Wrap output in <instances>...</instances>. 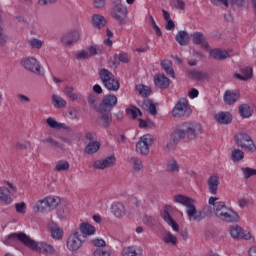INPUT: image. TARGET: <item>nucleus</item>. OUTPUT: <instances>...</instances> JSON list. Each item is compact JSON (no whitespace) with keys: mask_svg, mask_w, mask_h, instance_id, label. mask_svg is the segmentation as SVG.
I'll use <instances>...</instances> for the list:
<instances>
[{"mask_svg":"<svg viewBox=\"0 0 256 256\" xmlns=\"http://www.w3.org/2000/svg\"><path fill=\"white\" fill-rule=\"evenodd\" d=\"M75 88L73 86H65L64 93L67 95V97L70 99V101H77L78 97L75 93Z\"/></svg>","mask_w":256,"mask_h":256,"instance_id":"obj_42","label":"nucleus"},{"mask_svg":"<svg viewBox=\"0 0 256 256\" xmlns=\"http://www.w3.org/2000/svg\"><path fill=\"white\" fill-rule=\"evenodd\" d=\"M192 113L191 107H189V101L183 98L179 100L172 110L173 117H183Z\"/></svg>","mask_w":256,"mask_h":256,"instance_id":"obj_9","label":"nucleus"},{"mask_svg":"<svg viewBox=\"0 0 256 256\" xmlns=\"http://www.w3.org/2000/svg\"><path fill=\"white\" fill-rule=\"evenodd\" d=\"M235 143L241 149H245L249 153H255L256 146L251 136L245 132H239L234 136Z\"/></svg>","mask_w":256,"mask_h":256,"instance_id":"obj_6","label":"nucleus"},{"mask_svg":"<svg viewBox=\"0 0 256 256\" xmlns=\"http://www.w3.org/2000/svg\"><path fill=\"white\" fill-rule=\"evenodd\" d=\"M192 41L194 45H201L202 49H207L209 47V43L205 38V35L201 32H194L191 34Z\"/></svg>","mask_w":256,"mask_h":256,"instance_id":"obj_19","label":"nucleus"},{"mask_svg":"<svg viewBox=\"0 0 256 256\" xmlns=\"http://www.w3.org/2000/svg\"><path fill=\"white\" fill-rule=\"evenodd\" d=\"M139 111V108L136 106H132L131 108L126 109V115L130 117V119H137V112Z\"/></svg>","mask_w":256,"mask_h":256,"instance_id":"obj_51","label":"nucleus"},{"mask_svg":"<svg viewBox=\"0 0 256 256\" xmlns=\"http://www.w3.org/2000/svg\"><path fill=\"white\" fill-rule=\"evenodd\" d=\"M136 91H138L142 97H149V95H151V88L143 84L137 85Z\"/></svg>","mask_w":256,"mask_h":256,"instance_id":"obj_40","label":"nucleus"},{"mask_svg":"<svg viewBox=\"0 0 256 256\" xmlns=\"http://www.w3.org/2000/svg\"><path fill=\"white\" fill-rule=\"evenodd\" d=\"M117 105V96L113 94L105 95L99 105L98 113H111Z\"/></svg>","mask_w":256,"mask_h":256,"instance_id":"obj_8","label":"nucleus"},{"mask_svg":"<svg viewBox=\"0 0 256 256\" xmlns=\"http://www.w3.org/2000/svg\"><path fill=\"white\" fill-rule=\"evenodd\" d=\"M21 65L26 69V71H30V73H34L35 75H45L43 66H41V63L38 62L35 57L23 58Z\"/></svg>","mask_w":256,"mask_h":256,"instance_id":"obj_7","label":"nucleus"},{"mask_svg":"<svg viewBox=\"0 0 256 256\" xmlns=\"http://www.w3.org/2000/svg\"><path fill=\"white\" fill-rule=\"evenodd\" d=\"M52 103L56 109H63V107H67V101L55 94L52 95Z\"/></svg>","mask_w":256,"mask_h":256,"instance_id":"obj_36","label":"nucleus"},{"mask_svg":"<svg viewBox=\"0 0 256 256\" xmlns=\"http://www.w3.org/2000/svg\"><path fill=\"white\" fill-rule=\"evenodd\" d=\"M234 77L236 79H240V81H247L248 79H251L253 77V68L246 67L241 69V74L235 73Z\"/></svg>","mask_w":256,"mask_h":256,"instance_id":"obj_27","label":"nucleus"},{"mask_svg":"<svg viewBox=\"0 0 256 256\" xmlns=\"http://www.w3.org/2000/svg\"><path fill=\"white\" fill-rule=\"evenodd\" d=\"M16 239L32 251H38L39 253H55L53 246L45 242H36L25 234V232H14L9 234L4 240V245H13Z\"/></svg>","mask_w":256,"mask_h":256,"instance_id":"obj_1","label":"nucleus"},{"mask_svg":"<svg viewBox=\"0 0 256 256\" xmlns=\"http://www.w3.org/2000/svg\"><path fill=\"white\" fill-rule=\"evenodd\" d=\"M149 19H150V25L151 27H153V29L155 30L156 32V35L158 37H161L163 35V33L161 32V28H159V26L157 25V23L155 22V19L150 15L149 16Z\"/></svg>","mask_w":256,"mask_h":256,"instance_id":"obj_53","label":"nucleus"},{"mask_svg":"<svg viewBox=\"0 0 256 256\" xmlns=\"http://www.w3.org/2000/svg\"><path fill=\"white\" fill-rule=\"evenodd\" d=\"M111 211L117 219H121L126 215L125 206L121 202L113 203L111 205Z\"/></svg>","mask_w":256,"mask_h":256,"instance_id":"obj_24","label":"nucleus"},{"mask_svg":"<svg viewBox=\"0 0 256 256\" xmlns=\"http://www.w3.org/2000/svg\"><path fill=\"white\" fill-rule=\"evenodd\" d=\"M81 39V34L77 30H71L69 32H66L62 35L60 41L63 43V45H66L67 47H71L75 41H79Z\"/></svg>","mask_w":256,"mask_h":256,"instance_id":"obj_13","label":"nucleus"},{"mask_svg":"<svg viewBox=\"0 0 256 256\" xmlns=\"http://www.w3.org/2000/svg\"><path fill=\"white\" fill-rule=\"evenodd\" d=\"M46 123L51 129H56L57 131H59L60 129H67L66 124L57 122V120H55V118L53 117L47 118Z\"/></svg>","mask_w":256,"mask_h":256,"instance_id":"obj_34","label":"nucleus"},{"mask_svg":"<svg viewBox=\"0 0 256 256\" xmlns=\"http://www.w3.org/2000/svg\"><path fill=\"white\" fill-rule=\"evenodd\" d=\"M95 9H103L105 7V0H93Z\"/></svg>","mask_w":256,"mask_h":256,"instance_id":"obj_63","label":"nucleus"},{"mask_svg":"<svg viewBox=\"0 0 256 256\" xmlns=\"http://www.w3.org/2000/svg\"><path fill=\"white\" fill-rule=\"evenodd\" d=\"M69 167H70L69 162L61 160L56 164L54 171H57V172L69 171Z\"/></svg>","mask_w":256,"mask_h":256,"instance_id":"obj_45","label":"nucleus"},{"mask_svg":"<svg viewBox=\"0 0 256 256\" xmlns=\"http://www.w3.org/2000/svg\"><path fill=\"white\" fill-rule=\"evenodd\" d=\"M75 233L80 235L83 239L87 237V235H95V227L91 224L84 222L80 224V227L75 230Z\"/></svg>","mask_w":256,"mask_h":256,"instance_id":"obj_16","label":"nucleus"},{"mask_svg":"<svg viewBox=\"0 0 256 256\" xmlns=\"http://www.w3.org/2000/svg\"><path fill=\"white\" fill-rule=\"evenodd\" d=\"M118 61L120 63H129V56L127 53H120L118 54Z\"/></svg>","mask_w":256,"mask_h":256,"instance_id":"obj_61","label":"nucleus"},{"mask_svg":"<svg viewBox=\"0 0 256 256\" xmlns=\"http://www.w3.org/2000/svg\"><path fill=\"white\" fill-rule=\"evenodd\" d=\"M211 57L215 59L216 61H225L227 57H229V52L221 49H214L210 51Z\"/></svg>","mask_w":256,"mask_h":256,"instance_id":"obj_31","label":"nucleus"},{"mask_svg":"<svg viewBox=\"0 0 256 256\" xmlns=\"http://www.w3.org/2000/svg\"><path fill=\"white\" fill-rule=\"evenodd\" d=\"M231 159L234 161V163H237L238 161H243L245 159V153L243 150L240 149H234L231 152Z\"/></svg>","mask_w":256,"mask_h":256,"instance_id":"obj_38","label":"nucleus"},{"mask_svg":"<svg viewBox=\"0 0 256 256\" xmlns=\"http://www.w3.org/2000/svg\"><path fill=\"white\" fill-rule=\"evenodd\" d=\"M76 59H78V60L90 59L89 52H87V50L80 51L79 53L76 54Z\"/></svg>","mask_w":256,"mask_h":256,"instance_id":"obj_60","label":"nucleus"},{"mask_svg":"<svg viewBox=\"0 0 256 256\" xmlns=\"http://www.w3.org/2000/svg\"><path fill=\"white\" fill-rule=\"evenodd\" d=\"M164 243L167 245H177V237L175 235H172L171 232H168L164 238H163Z\"/></svg>","mask_w":256,"mask_h":256,"instance_id":"obj_43","label":"nucleus"},{"mask_svg":"<svg viewBox=\"0 0 256 256\" xmlns=\"http://www.w3.org/2000/svg\"><path fill=\"white\" fill-rule=\"evenodd\" d=\"M100 117L97 118V123L103 129H109L111 123H113V115L111 112L100 113Z\"/></svg>","mask_w":256,"mask_h":256,"instance_id":"obj_17","label":"nucleus"},{"mask_svg":"<svg viewBox=\"0 0 256 256\" xmlns=\"http://www.w3.org/2000/svg\"><path fill=\"white\" fill-rule=\"evenodd\" d=\"M91 243L94 247H97V249H104V247H107V243L101 238H94L91 240Z\"/></svg>","mask_w":256,"mask_h":256,"instance_id":"obj_48","label":"nucleus"},{"mask_svg":"<svg viewBox=\"0 0 256 256\" xmlns=\"http://www.w3.org/2000/svg\"><path fill=\"white\" fill-rule=\"evenodd\" d=\"M11 190L6 187H0V201L4 205H11L13 203V198L10 197Z\"/></svg>","mask_w":256,"mask_h":256,"instance_id":"obj_26","label":"nucleus"},{"mask_svg":"<svg viewBox=\"0 0 256 256\" xmlns=\"http://www.w3.org/2000/svg\"><path fill=\"white\" fill-rule=\"evenodd\" d=\"M92 25L95 29H103L107 25V20L103 15L94 14L92 16Z\"/></svg>","mask_w":256,"mask_h":256,"instance_id":"obj_28","label":"nucleus"},{"mask_svg":"<svg viewBox=\"0 0 256 256\" xmlns=\"http://www.w3.org/2000/svg\"><path fill=\"white\" fill-rule=\"evenodd\" d=\"M241 171L243 173L244 179H249L256 175V169L250 167L241 168Z\"/></svg>","mask_w":256,"mask_h":256,"instance_id":"obj_46","label":"nucleus"},{"mask_svg":"<svg viewBox=\"0 0 256 256\" xmlns=\"http://www.w3.org/2000/svg\"><path fill=\"white\" fill-rule=\"evenodd\" d=\"M187 75L189 79H194L195 81H203L204 79H207V74L199 70L188 69Z\"/></svg>","mask_w":256,"mask_h":256,"instance_id":"obj_29","label":"nucleus"},{"mask_svg":"<svg viewBox=\"0 0 256 256\" xmlns=\"http://www.w3.org/2000/svg\"><path fill=\"white\" fill-rule=\"evenodd\" d=\"M241 97V94L237 91L227 90L224 94V101L227 105H233L237 99Z\"/></svg>","mask_w":256,"mask_h":256,"instance_id":"obj_25","label":"nucleus"},{"mask_svg":"<svg viewBox=\"0 0 256 256\" xmlns=\"http://www.w3.org/2000/svg\"><path fill=\"white\" fill-rule=\"evenodd\" d=\"M66 245L69 251H78V249H81V245H83V238L74 232L73 235L68 237Z\"/></svg>","mask_w":256,"mask_h":256,"instance_id":"obj_14","label":"nucleus"},{"mask_svg":"<svg viewBox=\"0 0 256 256\" xmlns=\"http://www.w3.org/2000/svg\"><path fill=\"white\" fill-rule=\"evenodd\" d=\"M15 209L17 213L25 214V211H27V205L25 204V202L16 203Z\"/></svg>","mask_w":256,"mask_h":256,"instance_id":"obj_57","label":"nucleus"},{"mask_svg":"<svg viewBox=\"0 0 256 256\" xmlns=\"http://www.w3.org/2000/svg\"><path fill=\"white\" fill-rule=\"evenodd\" d=\"M214 118L220 125H229L233 121V115L229 112H219L215 114Z\"/></svg>","mask_w":256,"mask_h":256,"instance_id":"obj_21","label":"nucleus"},{"mask_svg":"<svg viewBox=\"0 0 256 256\" xmlns=\"http://www.w3.org/2000/svg\"><path fill=\"white\" fill-rule=\"evenodd\" d=\"M42 143H49V145H51V147H56L57 149H61V144L55 140H53V138L48 137L44 140H42Z\"/></svg>","mask_w":256,"mask_h":256,"instance_id":"obj_56","label":"nucleus"},{"mask_svg":"<svg viewBox=\"0 0 256 256\" xmlns=\"http://www.w3.org/2000/svg\"><path fill=\"white\" fill-rule=\"evenodd\" d=\"M131 163L133 164L135 171H141V169H143V161H141V159L132 157Z\"/></svg>","mask_w":256,"mask_h":256,"instance_id":"obj_49","label":"nucleus"},{"mask_svg":"<svg viewBox=\"0 0 256 256\" xmlns=\"http://www.w3.org/2000/svg\"><path fill=\"white\" fill-rule=\"evenodd\" d=\"M186 207V213L188 217H193V215H195V213L197 212V208L193 205V200Z\"/></svg>","mask_w":256,"mask_h":256,"instance_id":"obj_54","label":"nucleus"},{"mask_svg":"<svg viewBox=\"0 0 256 256\" xmlns=\"http://www.w3.org/2000/svg\"><path fill=\"white\" fill-rule=\"evenodd\" d=\"M111 15L120 25H123L127 17V7L119 2L112 8Z\"/></svg>","mask_w":256,"mask_h":256,"instance_id":"obj_11","label":"nucleus"},{"mask_svg":"<svg viewBox=\"0 0 256 256\" xmlns=\"http://www.w3.org/2000/svg\"><path fill=\"white\" fill-rule=\"evenodd\" d=\"M230 235L233 239H245L246 241L251 239V233L243 231L239 225H235L230 229Z\"/></svg>","mask_w":256,"mask_h":256,"instance_id":"obj_15","label":"nucleus"},{"mask_svg":"<svg viewBox=\"0 0 256 256\" xmlns=\"http://www.w3.org/2000/svg\"><path fill=\"white\" fill-rule=\"evenodd\" d=\"M219 176L216 174H213L208 179V190L211 195H217V189H219L220 185Z\"/></svg>","mask_w":256,"mask_h":256,"instance_id":"obj_20","label":"nucleus"},{"mask_svg":"<svg viewBox=\"0 0 256 256\" xmlns=\"http://www.w3.org/2000/svg\"><path fill=\"white\" fill-rule=\"evenodd\" d=\"M162 69L170 75V77L175 78V70H173V63L170 60H164L161 62Z\"/></svg>","mask_w":256,"mask_h":256,"instance_id":"obj_35","label":"nucleus"},{"mask_svg":"<svg viewBox=\"0 0 256 256\" xmlns=\"http://www.w3.org/2000/svg\"><path fill=\"white\" fill-rule=\"evenodd\" d=\"M144 225H147V227H153V225H155V220L153 219V217L149 216V215H145L142 219Z\"/></svg>","mask_w":256,"mask_h":256,"instance_id":"obj_58","label":"nucleus"},{"mask_svg":"<svg viewBox=\"0 0 256 256\" xmlns=\"http://www.w3.org/2000/svg\"><path fill=\"white\" fill-rule=\"evenodd\" d=\"M87 53H88V57L90 58L95 57V55H97V46H93V45L89 46Z\"/></svg>","mask_w":256,"mask_h":256,"instance_id":"obj_62","label":"nucleus"},{"mask_svg":"<svg viewBox=\"0 0 256 256\" xmlns=\"http://www.w3.org/2000/svg\"><path fill=\"white\" fill-rule=\"evenodd\" d=\"M169 83V78H167L165 74H157L154 77V84L158 89H167V87H169Z\"/></svg>","mask_w":256,"mask_h":256,"instance_id":"obj_22","label":"nucleus"},{"mask_svg":"<svg viewBox=\"0 0 256 256\" xmlns=\"http://www.w3.org/2000/svg\"><path fill=\"white\" fill-rule=\"evenodd\" d=\"M84 141L85 143H93L97 141V133L95 131L86 132Z\"/></svg>","mask_w":256,"mask_h":256,"instance_id":"obj_47","label":"nucleus"},{"mask_svg":"<svg viewBox=\"0 0 256 256\" xmlns=\"http://www.w3.org/2000/svg\"><path fill=\"white\" fill-rule=\"evenodd\" d=\"M119 57L117 54H115L112 58H110L109 60V65H111V67H114V69H117V67H119Z\"/></svg>","mask_w":256,"mask_h":256,"instance_id":"obj_59","label":"nucleus"},{"mask_svg":"<svg viewBox=\"0 0 256 256\" xmlns=\"http://www.w3.org/2000/svg\"><path fill=\"white\" fill-rule=\"evenodd\" d=\"M99 77L106 89L108 91H119V88L121 87V84L119 83V80L111 71L108 69L102 68L99 70Z\"/></svg>","mask_w":256,"mask_h":256,"instance_id":"obj_4","label":"nucleus"},{"mask_svg":"<svg viewBox=\"0 0 256 256\" xmlns=\"http://www.w3.org/2000/svg\"><path fill=\"white\" fill-rule=\"evenodd\" d=\"M214 214L220 221H225V223H237L239 221V213L225 205V202L217 204Z\"/></svg>","mask_w":256,"mask_h":256,"instance_id":"obj_3","label":"nucleus"},{"mask_svg":"<svg viewBox=\"0 0 256 256\" xmlns=\"http://www.w3.org/2000/svg\"><path fill=\"white\" fill-rule=\"evenodd\" d=\"M31 49H41L43 47V42L37 38H32L29 41Z\"/></svg>","mask_w":256,"mask_h":256,"instance_id":"obj_50","label":"nucleus"},{"mask_svg":"<svg viewBox=\"0 0 256 256\" xmlns=\"http://www.w3.org/2000/svg\"><path fill=\"white\" fill-rule=\"evenodd\" d=\"M117 161L114 155L108 156L103 160H96L93 164L95 169H106V167H111Z\"/></svg>","mask_w":256,"mask_h":256,"instance_id":"obj_18","label":"nucleus"},{"mask_svg":"<svg viewBox=\"0 0 256 256\" xmlns=\"http://www.w3.org/2000/svg\"><path fill=\"white\" fill-rule=\"evenodd\" d=\"M238 205H239L240 209H245V207H247V205H249V200L246 198L239 199Z\"/></svg>","mask_w":256,"mask_h":256,"instance_id":"obj_64","label":"nucleus"},{"mask_svg":"<svg viewBox=\"0 0 256 256\" xmlns=\"http://www.w3.org/2000/svg\"><path fill=\"white\" fill-rule=\"evenodd\" d=\"M239 114L242 119H249L253 115V109L248 104H241L239 106Z\"/></svg>","mask_w":256,"mask_h":256,"instance_id":"obj_33","label":"nucleus"},{"mask_svg":"<svg viewBox=\"0 0 256 256\" xmlns=\"http://www.w3.org/2000/svg\"><path fill=\"white\" fill-rule=\"evenodd\" d=\"M201 129V126L193 124L191 122H184L171 134V141L173 145H177L181 139H189L190 141L197 137V130Z\"/></svg>","mask_w":256,"mask_h":256,"instance_id":"obj_2","label":"nucleus"},{"mask_svg":"<svg viewBox=\"0 0 256 256\" xmlns=\"http://www.w3.org/2000/svg\"><path fill=\"white\" fill-rule=\"evenodd\" d=\"M139 253L137 252V249H135V246H128L123 248L122 250V256H137Z\"/></svg>","mask_w":256,"mask_h":256,"instance_id":"obj_44","label":"nucleus"},{"mask_svg":"<svg viewBox=\"0 0 256 256\" xmlns=\"http://www.w3.org/2000/svg\"><path fill=\"white\" fill-rule=\"evenodd\" d=\"M177 43L184 47L185 45H189V33L185 30H180L175 37Z\"/></svg>","mask_w":256,"mask_h":256,"instance_id":"obj_30","label":"nucleus"},{"mask_svg":"<svg viewBox=\"0 0 256 256\" xmlns=\"http://www.w3.org/2000/svg\"><path fill=\"white\" fill-rule=\"evenodd\" d=\"M169 209H171V206H165V210L163 212V219L164 221L172 227L173 231H179V224L173 220V217H171V214H169Z\"/></svg>","mask_w":256,"mask_h":256,"instance_id":"obj_23","label":"nucleus"},{"mask_svg":"<svg viewBox=\"0 0 256 256\" xmlns=\"http://www.w3.org/2000/svg\"><path fill=\"white\" fill-rule=\"evenodd\" d=\"M153 143V136L146 134L140 138V141L136 143V151L140 155H149V147Z\"/></svg>","mask_w":256,"mask_h":256,"instance_id":"obj_10","label":"nucleus"},{"mask_svg":"<svg viewBox=\"0 0 256 256\" xmlns=\"http://www.w3.org/2000/svg\"><path fill=\"white\" fill-rule=\"evenodd\" d=\"M212 5H215L216 7L219 5V3H222L223 6L229 7L230 5L233 7V9H243L249 3V0H210Z\"/></svg>","mask_w":256,"mask_h":256,"instance_id":"obj_12","label":"nucleus"},{"mask_svg":"<svg viewBox=\"0 0 256 256\" xmlns=\"http://www.w3.org/2000/svg\"><path fill=\"white\" fill-rule=\"evenodd\" d=\"M145 106L148 108L150 115H157V106L155 103L148 101Z\"/></svg>","mask_w":256,"mask_h":256,"instance_id":"obj_55","label":"nucleus"},{"mask_svg":"<svg viewBox=\"0 0 256 256\" xmlns=\"http://www.w3.org/2000/svg\"><path fill=\"white\" fill-rule=\"evenodd\" d=\"M166 170L168 171V173H175L179 171V164L177 163V160H169L166 166Z\"/></svg>","mask_w":256,"mask_h":256,"instance_id":"obj_41","label":"nucleus"},{"mask_svg":"<svg viewBox=\"0 0 256 256\" xmlns=\"http://www.w3.org/2000/svg\"><path fill=\"white\" fill-rule=\"evenodd\" d=\"M99 149H101V142H88L85 147V153H87L88 155H95V153H97Z\"/></svg>","mask_w":256,"mask_h":256,"instance_id":"obj_32","label":"nucleus"},{"mask_svg":"<svg viewBox=\"0 0 256 256\" xmlns=\"http://www.w3.org/2000/svg\"><path fill=\"white\" fill-rule=\"evenodd\" d=\"M61 204V198L57 196H47L36 203L37 211L40 213H51Z\"/></svg>","mask_w":256,"mask_h":256,"instance_id":"obj_5","label":"nucleus"},{"mask_svg":"<svg viewBox=\"0 0 256 256\" xmlns=\"http://www.w3.org/2000/svg\"><path fill=\"white\" fill-rule=\"evenodd\" d=\"M93 256H111V251L105 248H96L93 252Z\"/></svg>","mask_w":256,"mask_h":256,"instance_id":"obj_52","label":"nucleus"},{"mask_svg":"<svg viewBox=\"0 0 256 256\" xmlns=\"http://www.w3.org/2000/svg\"><path fill=\"white\" fill-rule=\"evenodd\" d=\"M174 201L175 203H179L180 205H184V207H187V205H189V203L192 202L193 200L190 197H187L183 194H178L174 196Z\"/></svg>","mask_w":256,"mask_h":256,"instance_id":"obj_37","label":"nucleus"},{"mask_svg":"<svg viewBox=\"0 0 256 256\" xmlns=\"http://www.w3.org/2000/svg\"><path fill=\"white\" fill-rule=\"evenodd\" d=\"M50 233L53 239H63V230L60 227L51 226Z\"/></svg>","mask_w":256,"mask_h":256,"instance_id":"obj_39","label":"nucleus"}]
</instances>
